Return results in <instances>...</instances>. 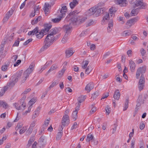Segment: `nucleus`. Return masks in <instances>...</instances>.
<instances>
[{"label": "nucleus", "mask_w": 148, "mask_h": 148, "mask_svg": "<svg viewBox=\"0 0 148 148\" xmlns=\"http://www.w3.org/2000/svg\"><path fill=\"white\" fill-rule=\"evenodd\" d=\"M51 26L50 24H45L44 25V29L40 30H39L38 27H36L33 30L29 32L28 34L29 36L35 34L37 38L41 39L44 35L46 34L47 33L51 28Z\"/></svg>", "instance_id": "nucleus-1"}, {"label": "nucleus", "mask_w": 148, "mask_h": 148, "mask_svg": "<svg viewBox=\"0 0 148 148\" xmlns=\"http://www.w3.org/2000/svg\"><path fill=\"white\" fill-rule=\"evenodd\" d=\"M57 30L56 28L51 29L49 34L47 36L44 41L45 45L42 47V49H46L52 44L53 41L56 40L57 38L54 37L55 35L57 33Z\"/></svg>", "instance_id": "nucleus-2"}, {"label": "nucleus", "mask_w": 148, "mask_h": 148, "mask_svg": "<svg viewBox=\"0 0 148 148\" xmlns=\"http://www.w3.org/2000/svg\"><path fill=\"white\" fill-rule=\"evenodd\" d=\"M35 64L34 63H32L28 68L24 72L23 76L22 77L21 82L24 83L29 76V75L32 72L34 69Z\"/></svg>", "instance_id": "nucleus-3"}, {"label": "nucleus", "mask_w": 148, "mask_h": 148, "mask_svg": "<svg viewBox=\"0 0 148 148\" xmlns=\"http://www.w3.org/2000/svg\"><path fill=\"white\" fill-rule=\"evenodd\" d=\"M26 97L24 96L20 100V101L22 103V104L21 106H19L18 103H15L13 104L14 106L18 110H24L25 107L26 106L25 103L24 102V99Z\"/></svg>", "instance_id": "nucleus-4"}, {"label": "nucleus", "mask_w": 148, "mask_h": 148, "mask_svg": "<svg viewBox=\"0 0 148 148\" xmlns=\"http://www.w3.org/2000/svg\"><path fill=\"white\" fill-rule=\"evenodd\" d=\"M146 69V67L145 66H144L142 67L139 68L137 70L136 76L137 79H138L140 74L143 75Z\"/></svg>", "instance_id": "nucleus-5"}, {"label": "nucleus", "mask_w": 148, "mask_h": 148, "mask_svg": "<svg viewBox=\"0 0 148 148\" xmlns=\"http://www.w3.org/2000/svg\"><path fill=\"white\" fill-rule=\"evenodd\" d=\"M145 4L143 2L142 0H136L135 3L134 7H139L140 9L145 8Z\"/></svg>", "instance_id": "nucleus-6"}, {"label": "nucleus", "mask_w": 148, "mask_h": 148, "mask_svg": "<svg viewBox=\"0 0 148 148\" xmlns=\"http://www.w3.org/2000/svg\"><path fill=\"white\" fill-rule=\"evenodd\" d=\"M14 10L13 9H11L6 13L3 20V23L6 22L8 21L9 18L12 14Z\"/></svg>", "instance_id": "nucleus-7"}, {"label": "nucleus", "mask_w": 148, "mask_h": 148, "mask_svg": "<svg viewBox=\"0 0 148 148\" xmlns=\"http://www.w3.org/2000/svg\"><path fill=\"white\" fill-rule=\"evenodd\" d=\"M114 3L119 5L121 7L126 6L127 5V1L126 0H113Z\"/></svg>", "instance_id": "nucleus-8"}, {"label": "nucleus", "mask_w": 148, "mask_h": 148, "mask_svg": "<svg viewBox=\"0 0 148 148\" xmlns=\"http://www.w3.org/2000/svg\"><path fill=\"white\" fill-rule=\"evenodd\" d=\"M69 122V116L66 114L63 116L62 121V125L64 126L68 125Z\"/></svg>", "instance_id": "nucleus-9"}, {"label": "nucleus", "mask_w": 148, "mask_h": 148, "mask_svg": "<svg viewBox=\"0 0 148 148\" xmlns=\"http://www.w3.org/2000/svg\"><path fill=\"white\" fill-rule=\"evenodd\" d=\"M60 17L63 18L65 17L66 15V13L67 11V8L66 6H62L60 10Z\"/></svg>", "instance_id": "nucleus-10"}, {"label": "nucleus", "mask_w": 148, "mask_h": 148, "mask_svg": "<svg viewBox=\"0 0 148 148\" xmlns=\"http://www.w3.org/2000/svg\"><path fill=\"white\" fill-rule=\"evenodd\" d=\"M38 144L40 147H43L46 144V142L45 140L44 137L42 136L39 138L38 140Z\"/></svg>", "instance_id": "nucleus-11"}, {"label": "nucleus", "mask_w": 148, "mask_h": 148, "mask_svg": "<svg viewBox=\"0 0 148 148\" xmlns=\"http://www.w3.org/2000/svg\"><path fill=\"white\" fill-rule=\"evenodd\" d=\"M80 104L79 103L77 104V106H76L75 108V110L73 112L72 114V117L75 120L77 117L78 111L79 110Z\"/></svg>", "instance_id": "nucleus-12"}, {"label": "nucleus", "mask_w": 148, "mask_h": 148, "mask_svg": "<svg viewBox=\"0 0 148 148\" xmlns=\"http://www.w3.org/2000/svg\"><path fill=\"white\" fill-rule=\"evenodd\" d=\"M51 6L48 3H45V4L43 9L45 14H48L49 12Z\"/></svg>", "instance_id": "nucleus-13"}, {"label": "nucleus", "mask_w": 148, "mask_h": 148, "mask_svg": "<svg viewBox=\"0 0 148 148\" xmlns=\"http://www.w3.org/2000/svg\"><path fill=\"white\" fill-rule=\"evenodd\" d=\"M74 53L72 48H69L67 49L65 51L66 56L67 58H69L73 55Z\"/></svg>", "instance_id": "nucleus-14"}, {"label": "nucleus", "mask_w": 148, "mask_h": 148, "mask_svg": "<svg viewBox=\"0 0 148 148\" xmlns=\"http://www.w3.org/2000/svg\"><path fill=\"white\" fill-rule=\"evenodd\" d=\"M138 21V19L136 18L131 19L128 21L126 23V25L129 27H130L132 25H134L135 23Z\"/></svg>", "instance_id": "nucleus-15"}, {"label": "nucleus", "mask_w": 148, "mask_h": 148, "mask_svg": "<svg viewBox=\"0 0 148 148\" xmlns=\"http://www.w3.org/2000/svg\"><path fill=\"white\" fill-rule=\"evenodd\" d=\"M94 87V85L93 83L90 82L86 86L85 88V90L88 92H89Z\"/></svg>", "instance_id": "nucleus-16"}, {"label": "nucleus", "mask_w": 148, "mask_h": 148, "mask_svg": "<svg viewBox=\"0 0 148 148\" xmlns=\"http://www.w3.org/2000/svg\"><path fill=\"white\" fill-rule=\"evenodd\" d=\"M120 96V93L119 90H116L115 92L113 95L114 98L116 100H119Z\"/></svg>", "instance_id": "nucleus-17"}, {"label": "nucleus", "mask_w": 148, "mask_h": 148, "mask_svg": "<svg viewBox=\"0 0 148 148\" xmlns=\"http://www.w3.org/2000/svg\"><path fill=\"white\" fill-rule=\"evenodd\" d=\"M22 74V72H17L15 75L12 76V78H14L17 82L18 79L20 77Z\"/></svg>", "instance_id": "nucleus-18"}, {"label": "nucleus", "mask_w": 148, "mask_h": 148, "mask_svg": "<svg viewBox=\"0 0 148 148\" xmlns=\"http://www.w3.org/2000/svg\"><path fill=\"white\" fill-rule=\"evenodd\" d=\"M58 68V65L56 64H53L51 67L49 69L48 71L47 72L46 74V75H47L51 71L55 70H56Z\"/></svg>", "instance_id": "nucleus-19"}, {"label": "nucleus", "mask_w": 148, "mask_h": 148, "mask_svg": "<svg viewBox=\"0 0 148 148\" xmlns=\"http://www.w3.org/2000/svg\"><path fill=\"white\" fill-rule=\"evenodd\" d=\"M10 80V82L8 84L7 86L9 87H12L17 82L16 80H15L14 78H12V77Z\"/></svg>", "instance_id": "nucleus-20"}, {"label": "nucleus", "mask_w": 148, "mask_h": 148, "mask_svg": "<svg viewBox=\"0 0 148 148\" xmlns=\"http://www.w3.org/2000/svg\"><path fill=\"white\" fill-rule=\"evenodd\" d=\"M130 69L132 71H133L135 68L136 65L135 63L132 60H130Z\"/></svg>", "instance_id": "nucleus-21"}, {"label": "nucleus", "mask_w": 148, "mask_h": 148, "mask_svg": "<svg viewBox=\"0 0 148 148\" xmlns=\"http://www.w3.org/2000/svg\"><path fill=\"white\" fill-rule=\"evenodd\" d=\"M86 96H82L79 97L77 100L78 103H77L76 104L77 106V104L79 103L80 106V103L83 102L86 98Z\"/></svg>", "instance_id": "nucleus-22"}, {"label": "nucleus", "mask_w": 148, "mask_h": 148, "mask_svg": "<svg viewBox=\"0 0 148 148\" xmlns=\"http://www.w3.org/2000/svg\"><path fill=\"white\" fill-rule=\"evenodd\" d=\"M103 8H96V12H95L96 15L97 16H98L103 13Z\"/></svg>", "instance_id": "nucleus-23"}, {"label": "nucleus", "mask_w": 148, "mask_h": 148, "mask_svg": "<svg viewBox=\"0 0 148 148\" xmlns=\"http://www.w3.org/2000/svg\"><path fill=\"white\" fill-rule=\"evenodd\" d=\"M96 10V8L93 7L90 8L88 10V13L90 15H93L95 13Z\"/></svg>", "instance_id": "nucleus-24"}, {"label": "nucleus", "mask_w": 148, "mask_h": 148, "mask_svg": "<svg viewBox=\"0 0 148 148\" xmlns=\"http://www.w3.org/2000/svg\"><path fill=\"white\" fill-rule=\"evenodd\" d=\"M78 4L77 1L76 0H73L72 2H71L69 5L70 8L71 9H73Z\"/></svg>", "instance_id": "nucleus-25"}, {"label": "nucleus", "mask_w": 148, "mask_h": 148, "mask_svg": "<svg viewBox=\"0 0 148 148\" xmlns=\"http://www.w3.org/2000/svg\"><path fill=\"white\" fill-rule=\"evenodd\" d=\"M72 27L70 25H65L63 27V29L66 31V33H67L71 30Z\"/></svg>", "instance_id": "nucleus-26"}, {"label": "nucleus", "mask_w": 148, "mask_h": 148, "mask_svg": "<svg viewBox=\"0 0 148 148\" xmlns=\"http://www.w3.org/2000/svg\"><path fill=\"white\" fill-rule=\"evenodd\" d=\"M86 140L87 142H92L94 140V136L92 134H88L87 136Z\"/></svg>", "instance_id": "nucleus-27"}, {"label": "nucleus", "mask_w": 148, "mask_h": 148, "mask_svg": "<svg viewBox=\"0 0 148 148\" xmlns=\"http://www.w3.org/2000/svg\"><path fill=\"white\" fill-rule=\"evenodd\" d=\"M42 20V16H39L37 17L36 18L34 19L32 21L31 23L32 25L36 24L38 22Z\"/></svg>", "instance_id": "nucleus-28"}, {"label": "nucleus", "mask_w": 148, "mask_h": 148, "mask_svg": "<svg viewBox=\"0 0 148 148\" xmlns=\"http://www.w3.org/2000/svg\"><path fill=\"white\" fill-rule=\"evenodd\" d=\"M113 26V23L112 21L110 20L108 23V26L107 28L108 32H110L112 29Z\"/></svg>", "instance_id": "nucleus-29"}, {"label": "nucleus", "mask_w": 148, "mask_h": 148, "mask_svg": "<svg viewBox=\"0 0 148 148\" xmlns=\"http://www.w3.org/2000/svg\"><path fill=\"white\" fill-rule=\"evenodd\" d=\"M0 107H2L3 108L6 109L8 107V105L5 101L0 100Z\"/></svg>", "instance_id": "nucleus-30"}, {"label": "nucleus", "mask_w": 148, "mask_h": 148, "mask_svg": "<svg viewBox=\"0 0 148 148\" xmlns=\"http://www.w3.org/2000/svg\"><path fill=\"white\" fill-rule=\"evenodd\" d=\"M10 62L8 61L6 62L5 63L4 65H3L2 67V70L3 71H5L8 67L9 66Z\"/></svg>", "instance_id": "nucleus-31"}, {"label": "nucleus", "mask_w": 148, "mask_h": 148, "mask_svg": "<svg viewBox=\"0 0 148 148\" xmlns=\"http://www.w3.org/2000/svg\"><path fill=\"white\" fill-rule=\"evenodd\" d=\"M86 19V18L85 17H84L82 18L79 19L78 20L77 18H75L74 19V21H75V23L77 24V23H82L84 22Z\"/></svg>", "instance_id": "nucleus-32"}, {"label": "nucleus", "mask_w": 148, "mask_h": 148, "mask_svg": "<svg viewBox=\"0 0 148 148\" xmlns=\"http://www.w3.org/2000/svg\"><path fill=\"white\" fill-rule=\"evenodd\" d=\"M7 88L5 87L4 88H0V97L2 96L7 90Z\"/></svg>", "instance_id": "nucleus-33"}, {"label": "nucleus", "mask_w": 148, "mask_h": 148, "mask_svg": "<svg viewBox=\"0 0 148 148\" xmlns=\"http://www.w3.org/2000/svg\"><path fill=\"white\" fill-rule=\"evenodd\" d=\"M114 8H110L109 10V14L111 17H114V12L115 11H114Z\"/></svg>", "instance_id": "nucleus-34"}, {"label": "nucleus", "mask_w": 148, "mask_h": 148, "mask_svg": "<svg viewBox=\"0 0 148 148\" xmlns=\"http://www.w3.org/2000/svg\"><path fill=\"white\" fill-rule=\"evenodd\" d=\"M18 58V56L17 55H14L11 58L10 60V63H14L16 60Z\"/></svg>", "instance_id": "nucleus-35"}, {"label": "nucleus", "mask_w": 148, "mask_h": 148, "mask_svg": "<svg viewBox=\"0 0 148 148\" xmlns=\"http://www.w3.org/2000/svg\"><path fill=\"white\" fill-rule=\"evenodd\" d=\"M62 134L63 132L61 131L59 132L58 133L56 137V139L57 140H60L61 139L62 135Z\"/></svg>", "instance_id": "nucleus-36"}, {"label": "nucleus", "mask_w": 148, "mask_h": 148, "mask_svg": "<svg viewBox=\"0 0 148 148\" xmlns=\"http://www.w3.org/2000/svg\"><path fill=\"white\" fill-rule=\"evenodd\" d=\"M123 34H125V36H129L132 34V32L130 30H127L124 31Z\"/></svg>", "instance_id": "nucleus-37"}, {"label": "nucleus", "mask_w": 148, "mask_h": 148, "mask_svg": "<svg viewBox=\"0 0 148 148\" xmlns=\"http://www.w3.org/2000/svg\"><path fill=\"white\" fill-rule=\"evenodd\" d=\"M129 101L128 99H126L125 100V103L124 108L123 109V110H126L128 107Z\"/></svg>", "instance_id": "nucleus-38"}, {"label": "nucleus", "mask_w": 148, "mask_h": 148, "mask_svg": "<svg viewBox=\"0 0 148 148\" xmlns=\"http://www.w3.org/2000/svg\"><path fill=\"white\" fill-rule=\"evenodd\" d=\"M34 138L33 137L31 138L28 141V143L27 145V147H29L31 145L32 143L34 142Z\"/></svg>", "instance_id": "nucleus-39"}, {"label": "nucleus", "mask_w": 148, "mask_h": 148, "mask_svg": "<svg viewBox=\"0 0 148 148\" xmlns=\"http://www.w3.org/2000/svg\"><path fill=\"white\" fill-rule=\"evenodd\" d=\"M138 8L136 9H133L131 12V14L132 16H135L137 15L138 14L137 12Z\"/></svg>", "instance_id": "nucleus-40"}, {"label": "nucleus", "mask_w": 148, "mask_h": 148, "mask_svg": "<svg viewBox=\"0 0 148 148\" xmlns=\"http://www.w3.org/2000/svg\"><path fill=\"white\" fill-rule=\"evenodd\" d=\"M27 127L26 126L23 127L20 130L19 133L20 134H22L24 133L27 129Z\"/></svg>", "instance_id": "nucleus-41"}, {"label": "nucleus", "mask_w": 148, "mask_h": 148, "mask_svg": "<svg viewBox=\"0 0 148 148\" xmlns=\"http://www.w3.org/2000/svg\"><path fill=\"white\" fill-rule=\"evenodd\" d=\"M39 10L38 8H37L36 9H35L34 10V12H32L30 15V16L31 17H33L35 16V13H38Z\"/></svg>", "instance_id": "nucleus-42"}, {"label": "nucleus", "mask_w": 148, "mask_h": 148, "mask_svg": "<svg viewBox=\"0 0 148 148\" xmlns=\"http://www.w3.org/2000/svg\"><path fill=\"white\" fill-rule=\"evenodd\" d=\"M92 68L91 66H89L85 71V73L87 74H89L91 71Z\"/></svg>", "instance_id": "nucleus-43"}, {"label": "nucleus", "mask_w": 148, "mask_h": 148, "mask_svg": "<svg viewBox=\"0 0 148 148\" xmlns=\"http://www.w3.org/2000/svg\"><path fill=\"white\" fill-rule=\"evenodd\" d=\"M66 70V69L65 68L64 69L63 68H62V69L60 71H59V76L60 77L62 76Z\"/></svg>", "instance_id": "nucleus-44"}, {"label": "nucleus", "mask_w": 148, "mask_h": 148, "mask_svg": "<svg viewBox=\"0 0 148 148\" xmlns=\"http://www.w3.org/2000/svg\"><path fill=\"white\" fill-rule=\"evenodd\" d=\"M145 78L143 77V76L142 75H141L139 82V84H144L145 83Z\"/></svg>", "instance_id": "nucleus-45"}, {"label": "nucleus", "mask_w": 148, "mask_h": 148, "mask_svg": "<svg viewBox=\"0 0 148 148\" xmlns=\"http://www.w3.org/2000/svg\"><path fill=\"white\" fill-rule=\"evenodd\" d=\"M110 15L109 14V13H108L106 12V13L105 14V15L103 17V20H108L110 18Z\"/></svg>", "instance_id": "nucleus-46"}, {"label": "nucleus", "mask_w": 148, "mask_h": 148, "mask_svg": "<svg viewBox=\"0 0 148 148\" xmlns=\"http://www.w3.org/2000/svg\"><path fill=\"white\" fill-rule=\"evenodd\" d=\"M58 83L56 81H54L53 82L52 84H51V85L50 86H49V89H51V88L54 87L55 86H56V85L58 84Z\"/></svg>", "instance_id": "nucleus-47"}, {"label": "nucleus", "mask_w": 148, "mask_h": 148, "mask_svg": "<svg viewBox=\"0 0 148 148\" xmlns=\"http://www.w3.org/2000/svg\"><path fill=\"white\" fill-rule=\"evenodd\" d=\"M36 101V99L35 98L32 99L29 102V103L31 106H32Z\"/></svg>", "instance_id": "nucleus-48"}, {"label": "nucleus", "mask_w": 148, "mask_h": 148, "mask_svg": "<svg viewBox=\"0 0 148 148\" xmlns=\"http://www.w3.org/2000/svg\"><path fill=\"white\" fill-rule=\"evenodd\" d=\"M99 95V93L98 91H96L92 95V97L93 99L96 98Z\"/></svg>", "instance_id": "nucleus-49"}, {"label": "nucleus", "mask_w": 148, "mask_h": 148, "mask_svg": "<svg viewBox=\"0 0 148 148\" xmlns=\"http://www.w3.org/2000/svg\"><path fill=\"white\" fill-rule=\"evenodd\" d=\"M144 84H139L138 85V89L140 91H141L142 90L144 87Z\"/></svg>", "instance_id": "nucleus-50"}, {"label": "nucleus", "mask_w": 148, "mask_h": 148, "mask_svg": "<svg viewBox=\"0 0 148 148\" xmlns=\"http://www.w3.org/2000/svg\"><path fill=\"white\" fill-rule=\"evenodd\" d=\"M135 143V139L134 138L131 141V148H134V145Z\"/></svg>", "instance_id": "nucleus-51"}, {"label": "nucleus", "mask_w": 148, "mask_h": 148, "mask_svg": "<svg viewBox=\"0 0 148 148\" xmlns=\"http://www.w3.org/2000/svg\"><path fill=\"white\" fill-rule=\"evenodd\" d=\"M23 126V125L21 123L18 124L17 126L16 127L15 130L17 131L20 128H21Z\"/></svg>", "instance_id": "nucleus-52"}, {"label": "nucleus", "mask_w": 148, "mask_h": 148, "mask_svg": "<svg viewBox=\"0 0 148 148\" xmlns=\"http://www.w3.org/2000/svg\"><path fill=\"white\" fill-rule=\"evenodd\" d=\"M39 113L36 112L34 111L33 115L32 118L33 119H35L39 115Z\"/></svg>", "instance_id": "nucleus-53"}, {"label": "nucleus", "mask_w": 148, "mask_h": 148, "mask_svg": "<svg viewBox=\"0 0 148 148\" xmlns=\"http://www.w3.org/2000/svg\"><path fill=\"white\" fill-rule=\"evenodd\" d=\"M48 64H47V63H46L44 65V66L41 68V69L40 70V71H41V72H42L44 69H46L47 67H48Z\"/></svg>", "instance_id": "nucleus-54"}, {"label": "nucleus", "mask_w": 148, "mask_h": 148, "mask_svg": "<svg viewBox=\"0 0 148 148\" xmlns=\"http://www.w3.org/2000/svg\"><path fill=\"white\" fill-rule=\"evenodd\" d=\"M31 89L30 88H28L25 89V91L22 93V95H25L27 94L28 92H30Z\"/></svg>", "instance_id": "nucleus-55"}, {"label": "nucleus", "mask_w": 148, "mask_h": 148, "mask_svg": "<svg viewBox=\"0 0 148 148\" xmlns=\"http://www.w3.org/2000/svg\"><path fill=\"white\" fill-rule=\"evenodd\" d=\"M89 62L88 61H86L84 65L82 66V68L83 69H85L87 67Z\"/></svg>", "instance_id": "nucleus-56"}, {"label": "nucleus", "mask_w": 148, "mask_h": 148, "mask_svg": "<svg viewBox=\"0 0 148 148\" xmlns=\"http://www.w3.org/2000/svg\"><path fill=\"white\" fill-rule=\"evenodd\" d=\"M61 18L60 17V18H55L53 19L52 20V21L54 23H56L60 21Z\"/></svg>", "instance_id": "nucleus-57"}, {"label": "nucleus", "mask_w": 148, "mask_h": 148, "mask_svg": "<svg viewBox=\"0 0 148 148\" xmlns=\"http://www.w3.org/2000/svg\"><path fill=\"white\" fill-rule=\"evenodd\" d=\"M21 60H17L16 62L14 64V67L18 65L21 63Z\"/></svg>", "instance_id": "nucleus-58"}, {"label": "nucleus", "mask_w": 148, "mask_h": 148, "mask_svg": "<svg viewBox=\"0 0 148 148\" xmlns=\"http://www.w3.org/2000/svg\"><path fill=\"white\" fill-rule=\"evenodd\" d=\"M77 126V124L76 122H75L71 127V130H73L76 128Z\"/></svg>", "instance_id": "nucleus-59"}, {"label": "nucleus", "mask_w": 148, "mask_h": 148, "mask_svg": "<svg viewBox=\"0 0 148 148\" xmlns=\"http://www.w3.org/2000/svg\"><path fill=\"white\" fill-rule=\"evenodd\" d=\"M32 38H30L26 41L23 44L24 45H27L30 42L32 41Z\"/></svg>", "instance_id": "nucleus-60"}, {"label": "nucleus", "mask_w": 148, "mask_h": 148, "mask_svg": "<svg viewBox=\"0 0 148 148\" xmlns=\"http://www.w3.org/2000/svg\"><path fill=\"white\" fill-rule=\"evenodd\" d=\"M119 21H121V23L123 24L124 23L125 21H124L123 18L122 17H119L118 19Z\"/></svg>", "instance_id": "nucleus-61"}, {"label": "nucleus", "mask_w": 148, "mask_h": 148, "mask_svg": "<svg viewBox=\"0 0 148 148\" xmlns=\"http://www.w3.org/2000/svg\"><path fill=\"white\" fill-rule=\"evenodd\" d=\"M96 110V107H93L90 111V113L92 114L94 113Z\"/></svg>", "instance_id": "nucleus-62"}, {"label": "nucleus", "mask_w": 148, "mask_h": 148, "mask_svg": "<svg viewBox=\"0 0 148 148\" xmlns=\"http://www.w3.org/2000/svg\"><path fill=\"white\" fill-rule=\"evenodd\" d=\"M33 128L29 127L28 130L27 132V133L28 134H30L32 132V130H33Z\"/></svg>", "instance_id": "nucleus-63"}, {"label": "nucleus", "mask_w": 148, "mask_h": 148, "mask_svg": "<svg viewBox=\"0 0 148 148\" xmlns=\"http://www.w3.org/2000/svg\"><path fill=\"white\" fill-rule=\"evenodd\" d=\"M49 119H47L45 120V123H44L43 125L44 126H45V127L47 126L48 125V124L49 123Z\"/></svg>", "instance_id": "nucleus-64"}]
</instances>
